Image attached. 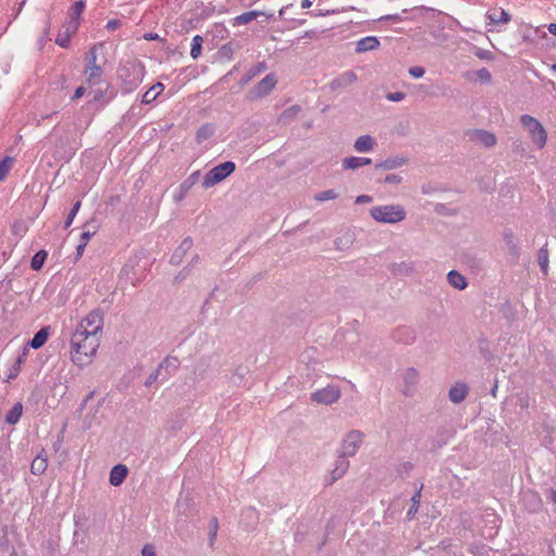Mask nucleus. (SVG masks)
Here are the masks:
<instances>
[{"label":"nucleus","mask_w":556,"mask_h":556,"mask_svg":"<svg viewBox=\"0 0 556 556\" xmlns=\"http://www.w3.org/2000/svg\"><path fill=\"white\" fill-rule=\"evenodd\" d=\"M100 344L94 330H89L85 324H79L71 338V358L79 367L91 362Z\"/></svg>","instance_id":"obj_1"},{"label":"nucleus","mask_w":556,"mask_h":556,"mask_svg":"<svg viewBox=\"0 0 556 556\" xmlns=\"http://www.w3.org/2000/svg\"><path fill=\"white\" fill-rule=\"evenodd\" d=\"M370 216L378 223L396 224L405 219L406 212L400 204L374 206L369 211Z\"/></svg>","instance_id":"obj_2"},{"label":"nucleus","mask_w":556,"mask_h":556,"mask_svg":"<svg viewBox=\"0 0 556 556\" xmlns=\"http://www.w3.org/2000/svg\"><path fill=\"white\" fill-rule=\"evenodd\" d=\"M520 124L528 131L532 142L542 149L547 141V132L543 125L533 116L525 114L520 116Z\"/></svg>","instance_id":"obj_3"},{"label":"nucleus","mask_w":556,"mask_h":556,"mask_svg":"<svg viewBox=\"0 0 556 556\" xmlns=\"http://www.w3.org/2000/svg\"><path fill=\"white\" fill-rule=\"evenodd\" d=\"M236 169V164L231 161L224 162L222 164H218L217 166L213 167L211 170H208L202 181V187L204 189H208L219 182H222L224 179H226L228 176H230Z\"/></svg>","instance_id":"obj_4"},{"label":"nucleus","mask_w":556,"mask_h":556,"mask_svg":"<svg viewBox=\"0 0 556 556\" xmlns=\"http://www.w3.org/2000/svg\"><path fill=\"white\" fill-rule=\"evenodd\" d=\"M341 390L338 386L329 384L326 388L319 389L311 394V400L315 403L323 405H331L339 401Z\"/></svg>","instance_id":"obj_5"},{"label":"nucleus","mask_w":556,"mask_h":556,"mask_svg":"<svg viewBox=\"0 0 556 556\" xmlns=\"http://www.w3.org/2000/svg\"><path fill=\"white\" fill-rule=\"evenodd\" d=\"M276 84V76L274 74H268L250 90L249 96L253 100L263 98L275 88Z\"/></svg>","instance_id":"obj_6"},{"label":"nucleus","mask_w":556,"mask_h":556,"mask_svg":"<svg viewBox=\"0 0 556 556\" xmlns=\"http://www.w3.org/2000/svg\"><path fill=\"white\" fill-rule=\"evenodd\" d=\"M364 434L358 430L348 433L342 443V452L344 456H354L363 443Z\"/></svg>","instance_id":"obj_7"},{"label":"nucleus","mask_w":556,"mask_h":556,"mask_svg":"<svg viewBox=\"0 0 556 556\" xmlns=\"http://www.w3.org/2000/svg\"><path fill=\"white\" fill-rule=\"evenodd\" d=\"M403 379V394L405 396H412L415 393L416 386L419 381V372L417 369L409 367L406 368L402 374Z\"/></svg>","instance_id":"obj_8"},{"label":"nucleus","mask_w":556,"mask_h":556,"mask_svg":"<svg viewBox=\"0 0 556 556\" xmlns=\"http://www.w3.org/2000/svg\"><path fill=\"white\" fill-rule=\"evenodd\" d=\"M356 79V74L353 71H348L332 79L329 84V88L331 91H339L354 84Z\"/></svg>","instance_id":"obj_9"},{"label":"nucleus","mask_w":556,"mask_h":556,"mask_svg":"<svg viewBox=\"0 0 556 556\" xmlns=\"http://www.w3.org/2000/svg\"><path fill=\"white\" fill-rule=\"evenodd\" d=\"M88 65L86 67L85 74L87 79L90 81L93 78H98L102 74L101 67L97 64V47L93 46L88 54H87Z\"/></svg>","instance_id":"obj_10"},{"label":"nucleus","mask_w":556,"mask_h":556,"mask_svg":"<svg viewBox=\"0 0 556 556\" xmlns=\"http://www.w3.org/2000/svg\"><path fill=\"white\" fill-rule=\"evenodd\" d=\"M200 176V170H195L184 182L180 184L179 192L174 195L175 202H180L186 197L191 187H193L199 181Z\"/></svg>","instance_id":"obj_11"},{"label":"nucleus","mask_w":556,"mask_h":556,"mask_svg":"<svg viewBox=\"0 0 556 556\" xmlns=\"http://www.w3.org/2000/svg\"><path fill=\"white\" fill-rule=\"evenodd\" d=\"M468 395V387L464 382H456L448 391V399L454 404L462 403Z\"/></svg>","instance_id":"obj_12"},{"label":"nucleus","mask_w":556,"mask_h":556,"mask_svg":"<svg viewBox=\"0 0 556 556\" xmlns=\"http://www.w3.org/2000/svg\"><path fill=\"white\" fill-rule=\"evenodd\" d=\"M192 244L193 241L190 237L185 238L170 256V264L179 265L186 253L192 248Z\"/></svg>","instance_id":"obj_13"},{"label":"nucleus","mask_w":556,"mask_h":556,"mask_svg":"<svg viewBox=\"0 0 556 556\" xmlns=\"http://www.w3.org/2000/svg\"><path fill=\"white\" fill-rule=\"evenodd\" d=\"M470 138L485 148H491L496 143L495 135L485 130H475Z\"/></svg>","instance_id":"obj_14"},{"label":"nucleus","mask_w":556,"mask_h":556,"mask_svg":"<svg viewBox=\"0 0 556 556\" xmlns=\"http://www.w3.org/2000/svg\"><path fill=\"white\" fill-rule=\"evenodd\" d=\"M407 163V159L404 156H393L388 157L387 160L376 163L375 169L379 170H392L399 167L404 166Z\"/></svg>","instance_id":"obj_15"},{"label":"nucleus","mask_w":556,"mask_h":556,"mask_svg":"<svg viewBox=\"0 0 556 556\" xmlns=\"http://www.w3.org/2000/svg\"><path fill=\"white\" fill-rule=\"evenodd\" d=\"M349 456H339L334 462V468L331 471V483L337 481L338 479L342 478L344 473L346 472L350 462L348 460Z\"/></svg>","instance_id":"obj_16"},{"label":"nucleus","mask_w":556,"mask_h":556,"mask_svg":"<svg viewBox=\"0 0 556 556\" xmlns=\"http://www.w3.org/2000/svg\"><path fill=\"white\" fill-rule=\"evenodd\" d=\"M128 475V469L125 465H115L110 471V483L114 486L121 485Z\"/></svg>","instance_id":"obj_17"},{"label":"nucleus","mask_w":556,"mask_h":556,"mask_svg":"<svg viewBox=\"0 0 556 556\" xmlns=\"http://www.w3.org/2000/svg\"><path fill=\"white\" fill-rule=\"evenodd\" d=\"M48 467V456L45 451H41L31 462L30 471L33 475H42Z\"/></svg>","instance_id":"obj_18"},{"label":"nucleus","mask_w":556,"mask_h":556,"mask_svg":"<svg viewBox=\"0 0 556 556\" xmlns=\"http://www.w3.org/2000/svg\"><path fill=\"white\" fill-rule=\"evenodd\" d=\"M353 147L359 153L370 152L375 147V139L369 135L361 136L355 140Z\"/></svg>","instance_id":"obj_19"},{"label":"nucleus","mask_w":556,"mask_h":556,"mask_svg":"<svg viewBox=\"0 0 556 556\" xmlns=\"http://www.w3.org/2000/svg\"><path fill=\"white\" fill-rule=\"evenodd\" d=\"M79 324H85L89 330H94V333L98 336V332L102 329V317L99 313L91 312Z\"/></svg>","instance_id":"obj_20"},{"label":"nucleus","mask_w":556,"mask_h":556,"mask_svg":"<svg viewBox=\"0 0 556 556\" xmlns=\"http://www.w3.org/2000/svg\"><path fill=\"white\" fill-rule=\"evenodd\" d=\"M130 67L135 74V77L131 80L125 83V90L127 92L132 91L139 86L143 75V67L140 64L131 63Z\"/></svg>","instance_id":"obj_21"},{"label":"nucleus","mask_w":556,"mask_h":556,"mask_svg":"<svg viewBox=\"0 0 556 556\" xmlns=\"http://www.w3.org/2000/svg\"><path fill=\"white\" fill-rule=\"evenodd\" d=\"M380 42L377 39V37L368 36L365 38H362L356 43V52L357 53H364L367 51L375 50L379 47Z\"/></svg>","instance_id":"obj_22"},{"label":"nucleus","mask_w":556,"mask_h":556,"mask_svg":"<svg viewBox=\"0 0 556 556\" xmlns=\"http://www.w3.org/2000/svg\"><path fill=\"white\" fill-rule=\"evenodd\" d=\"M390 270L397 276H410L415 271L414 263L412 262H400L393 263L390 266Z\"/></svg>","instance_id":"obj_23"},{"label":"nucleus","mask_w":556,"mask_h":556,"mask_svg":"<svg viewBox=\"0 0 556 556\" xmlns=\"http://www.w3.org/2000/svg\"><path fill=\"white\" fill-rule=\"evenodd\" d=\"M447 281L453 288L457 290H464L467 288L468 285L465 276L458 273L457 270H451L447 274Z\"/></svg>","instance_id":"obj_24"},{"label":"nucleus","mask_w":556,"mask_h":556,"mask_svg":"<svg viewBox=\"0 0 556 556\" xmlns=\"http://www.w3.org/2000/svg\"><path fill=\"white\" fill-rule=\"evenodd\" d=\"M486 17L490 20V23L494 25L507 24L511 20L510 14L503 9L498 11L488 12Z\"/></svg>","instance_id":"obj_25"},{"label":"nucleus","mask_w":556,"mask_h":556,"mask_svg":"<svg viewBox=\"0 0 556 556\" xmlns=\"http://www.w3.org/2000/svg\"><path fill=\"white\" fill-rule=\"evenodd\" d=\"M396 340L404 344H412L416 340V333L407 327H402L396 330Z\"/></svg>","instance_id":"obj_26"},{"label":"nucleus","mask_w":556,"mask_h":556,"mask_svg":"<svg viewBox=\"0 0 556 556\" xmlns=\"http://www.w3.org/2000/svg\"><path fill=\"white\" fill-rule=\"evenodd\" d=\"M300 111H301V108L299 105H292V106L288 108L280 114V116L278 118V123H280L282 125L290 124L298 116Z\"/></svg>","instance_id":"obj_27"},{"label":"nucleus","mask_w":556,"mask_h":556,"mask_svg":"<svg viewBox=\"0 0 556 556\" xmlns=\"http://www.w3.org/2000/svg\"><path fill=\"white\" fill-rule=\"evenodd\" d=\"M264 15L261 11H249L245 13H242L241 15H238L233 18V25H245L250 22L256 20L258 16Z\"/></svg>","instance_id":"obj_28"},{"label":"nucleus","mask_w":556,"mask_h":556,"mask_svg":"<svg viewBox=\"0 0 556 556\" xmlns=\"http://www.w3.org/2000/svg\"><path fill=\"white\" fill-rule=\"evenodd\" d=\"M164 90V85L162 83H156L153 85L142 97V103L149 104L154 101L157 96Z\"/></svg>","instance_id":"obj_29"},{"label":"nucleus","mask_w":556,"mask_h":556,"mask_svg":"<svg viewBox=\"0 0 556 556\" xmlns=\"http://www.w3.org/2000/svg\"><path fill=\"white\" fill-rule=\"evenodd\" d=\"M177 363V359L176 358H169V357H166L159 366L157 369H155L153 372H151L146 381V386L149 387L151 386L152 383H154L159 376H160V370L163 366H175Z\"/></svg>","instance_id":"obj_30"},{"label":"nucleus","mask_w":556,"mask_h":556,"mask_svg":"<svg viewBox=\"0 0 556 556\" xmlns=\"http://www.w3.org/2000/svg\"><path fill=\"white\" fill-rule=\"evenodd\" d=\"M85 2L83 0L76 1L67 12V21H77L79 20L81 13L85 10Z\"/></svg>","instance_id":"obj_31"},{"label":"nucleus","mask_w":556,"mask_h":556,"mask_svg":"<svg viewBox=\"0 0 556 556\" xmlns=\"http://www.w3.org/2000/svg\"><path fill=\"white\" fill-rule=\"evenodd\" d=\"M23 413V406L21 403H16L13 405V407L9 410V413L5 416V421L10 425H15Z\"/></svg>","instance_id":"obj_32"},{"label":"nucleus","mask_w":556,"mask_h":556,"mask_svg":"<svg viewBox=\"0 0 556 556\" xmlns=\"http://www.w3.org/2000/svg\"><path fill=\"white\" fill-rule=\"evenodd\" d=\"M538 262H539V265L541 267V270L543 271L544 275L547 274L548 271V250H547V247L546 244L544 247H542L539 252H538Z\"/></svg>","instance_id":"obj_33"},{"label":"nucleus","mask_w":556,"mask_h":556,"mask_svg":"<svg viewBox=\"0 0 556 556\" xmlns=\"http://www.w3.org/2000/svg\"><path fill=\"white\" fill-rule=\"evenodd\" d=\"M48 339V330L46 328L40 329L31 339L30 346L33 349L41 348Z\"/></svg>","instance_id":"obj_34"},{"label":"nucleus","mask_w":556,"mask_h":556,"mask_svg":"<svg viewBox=\"0 0 556 556\" xmlns=\"http://www.w3.org/2000/svg\"><path fill=\"white\" fill-rule=\"evenodd\" d=\"M267 68L266 64L264 62H261L258 63L257 65L251 67L245 76L242 78V83L243 84H247L249 83L252 78H254L255 76H257L258 74H261L262 72H264L265 70Z\"/></svg>","instance_id":"obj_35"},{"label":"nucleus","mask_w":556,"mask_h":556,"mask_svg":"<svg viewBox=\"0 0 556 556\" xmlns=\"http://www.w3.org/2000/svg\"><path fill=\"white\" fill-rule=\"evenodd\" d=\"M203 38L200 35H195L192 38L190 55L192 59H198L202 51Z\"/></svg>","instance_id":"obj_36"},{"label":"nucleus","mask_w":556,"mask_h":556,"mask_svg":"<svg viewBox=\"0 0 556 556\" xmlns=\"http://www.w3.org/2000/svg\"><path fill=\"white\" fill-rule=\"evenodd\" d=\"M316 355H317V350L315 348L306 349L301 355V361L303 363H306L307 365L312 364L313 369H315V365L318 363V362H315Z\"/></svg>","instance_id":"obj_37"},{"label":"nucleus","mask_w":556,"mask_h":556,"mask_svg":"<svg viewBox=\"0 0 556 556\" xmlns=\"http://www.w3.org/2000/svg\"><path fill=\"white\" fill-rule=\"evenodd\" d=\"M46 258H47L46 251L41 250V251L37 252L31 258V263H30L31 269L39 270L42 267Z\"/></svg>","instance_id":"obj_38"},{"label":"nucleus","mask_w":556,"mask_h":556,"mask_svg":"<svg viewBox=\"0 0 556 556\" xmlns=\"http://www.w3.org/2000/svg\"><path fill=\"white\" fill-rule=\"evenodd\" d=\"M353 243V235L352 233H345L340 238H337L334 241V244L337 249L344 250L348 249Z\"/></svg>","instance_id":"obj_39"},{"label":"nucleus","mask_w":556,"mask_h":556,"mask_svg":"<svg viewBox=\"0 0 556 556\" xmlns=\"http://www.w3.org/2000/svg\"><path fill=\"white\" fill-rule=\"evenodd\" d=\"M208 528H210V531H208V544H210V546H213L214 543H215L216 536H217V531H218V521H217L216 517H213L210 520Z\"/></svg>","instance_id":"obj_40"},{"label":"nucleus","mask_w":556,"mask_h":556,"mask_svg":"<svg viewBox=\"0 0 556 556\" xmlns=\"http://www.w3.org/2000/svg\"><path fill=\"white\" fill-rule=\"evenodd\" d=\"M420 497H421V490H419L418 492H416L413 495V497H412V506H410V508L407 511L408 519L414 518L415 514L417 513L418 507H419V503H420Z\"/></svg>","instance_id":"obj_41"},{"label":"nucleus","mask_w":556,"mask_h":556,"mask_svg":"<svg viewBox=\"0 0 556 556\" xmlns=\"http://www.w3.org/2000/svg\"><path fill=\"white\" fill-rule=\"evenodd\" d=\"M338 197H339V194L334 190L329 189V190H325V191L316 193L314 195V199L318 202H324V201H328V200H334Z\"/></svg>","instance_id":"obj_42"},{"label":"nucleus","mask_w":556,"mask_h":556,"mask_svg":"<svg viewBox=\"0 0 556 556\" xmlns=\"http://www.w3.org/2000/svg\"><path fill=\"white\" fill-rule=\"evenodd\" d=\"M213 132H214V129L211 125L202 126L197 132L198 142H202V141L208 139L213 135Z\"/></svg>","instance_id":"obj_43"},{"label":"nucleus","mask_w":556,"mask_h":556,"mask_svg":"<svg viewBox=\"0 0 556 556\" xmlns=\"http://www.w3.org/2000/svg\"><path fill=\"white\" fill-rule=\"evenodd\" d=\"M79 23L77 21H66L63 25V31L64 36H66L68 39L76 33L78 29Z\"/></svg>","instance_id":"obj_44"},{"label":"nucleus","mask_w":556,"mask_h":556,"mask_svg":"<svg viewBox=\"0 0 556 556\" xmlns=\"http://www.w3.org/2000/svg\"><path fill=\"white\" fill-rule=\"evenodd\" d=\"M342 166L344 169H357L361 167L359 156H350L345 157L342 161Z\"/></svg>","instance_id":"obj_45"},{"label":"nucleus","mask_w":556,"mask_h":556,"mask_svg":"<svg viewBox=\"0 0 556 556\" xmlns=\"http://www.w3.org/2000/svg\"><path fill=\"white\" fill-rule=\"evenodd\" d=\"M377 181L380 184L399 185L402 182V177L397 174H389L383 179L378 178Z\"/></svg>","instance_id":"obj_46"},{"label":"nucleus","mask_w":556,"mask_h":556,"mask_svg":"<svg viewBox=\"0 0 556 556\" xmlns=\"http://www.w3.org/2000/svg\"><path fill=\"white\" fill-rule=\"evenodd\" d=\"M80 206H81V202L80 201H77L73 205V207H72V210H71V212H70V214H68V216H67V218H66V220L64 223V228H68L72 225V223H73L76 214L78 213Z\"/></svg>","instance_id":"obj_47"},{"label":"nucleus","mask_w":556,"mask_h":556,"mask_svg":"<svg viewBox=\"0 0 556 556\" xmlns=\"http://www.w3.org/2000/svg\"><path fill=\"white\" fill-rule=\"evenodd\" d=\"M12 159L5 157L0 162V180H2L11 168Z\"/></svg>","instance_id":"obj_48"},{"label":"nucleus","mask_w":556,"mask_h":556,"mask_svg":"<svg viewBox=\"0 0 556 556\" xmlns=\"http://www.w3.org/2000/svg\"><path fill=\"white\" fill-rule=\"evenodd\" d=\"M475 75L482 83H490L492 79V75L486 68L478 70L477 72H475Z\"/></svg>","instance_id":"obj_49"},{"label":"nucleus","mask_w":556,"mask_h":556,"mask_svg":"<svg viewBox=\"0 0 556 556\" xmlns=\"http://www.w3.org/2000/svg\"><path fill=\"white\" fill-rule=\"evenodd\" d=\"M219 53L222 56H225V58H228L230 59L232 53H233V49H232V46L231 43H226L220 49H219Z\"/></svg>","instance_id":"obj_50"},{"label":"nucleus","mask_w":556,"mask_h":556,"mask_svg":"<svg viewBox=\"0 0 556 556\" xmlns=\"http://www.w3.org/2000/svg\"><path fill=\"white\" fill-rule=\"evenodd\" d=\"M405 98L404 92L397 91V92H390L387 94V99L391 102H399L402 101Z\"/></svg>","instance_id":"obj_51"},{"label":"nucleus","mask_w":556,"mask_h":556,"mask_svg":"<svg viewBox=\"0 0 556 556\" xmlns=\"http://www.w3.org/2000/svg\"><path fill=\"white\" fill-rule=\"evenodd\" d=\"M55 42L62 48H67L70 45V39L66 36H64V33L61 31L58 35Z\"/></svg>","instance_id":"obj_52"},{"label":"nucleus","mask_w":556,"mask_h":556,"mask_svg":"<svg viewBox=\"0 0 556 556\" xmlns=\"http://www.w3.org/2000/svg\"><path fill=\"white\" fill-rule=\"evenodd\" d=\"M408 72L414 78H420L425 75V68L421 66L410 67Z\"/></svg>","instance_id":"obj_53"},{"label":"nucleus","mask_w":556,"mask_h":556,"mask_svg":"<svg viewBox=\"0 0 556 556\" xmlns=\"http://www.w3.org/2000/svg\"><path fill=\"white\" fill-rule=\"evenodd\" d=\"M338 13H340V10H338V9L326 10V11L318 10V11L312 12V14L314 16H327V15H333V14H338Z\"/></svg>","instance_id":"obj_54"},{"label":"nucleus","mask_w":556,"mask_h":556,"mask_svg":"<svg viewBox=\"0 0 556 556\" xmlns=\"http://www.w3.org/2000/svg\"><path fill=\"white\" fill-rule=\"evenodd\" d=\"M189 274H190L189 266L184 267L179 271V274L175 277V281H177V282L182 281L185 278H187V276H189Z\"/></svg>","instance_id":"obj_55"},{"label":"nucleus","mask_w":556,"mask_h":556,"mask_svg":"<svg viewBox=\"0 0 556 556\" xmlns=\"http://www.w3.org/2000/svg\"><path fill=\"white\" fill-rule=\"evenodd\" d=\"M96 233V230H90V229H87V230H84L81 236H80V240L83 243L87 244V242L89 241V239Z\"/></svg>","instance_id":"obj_56"},{"label":"nucleus","mask_w":556,"mask_h":556,"mask_svg":"<svg viewBox=\"0 0 556 556\" xmlns=\"http://www.w3.org/2000/svg\"><path fill=\"white\" fill-rule=\"evenodd\" d=\"M141 554L142 556H156L154 547L150 544L143 546Z\"/></svg>","instance_id":"obj_57"},{"label":"nucleus","mask_w":556,"mask_h":556,"mask_svg":"<svg viewBox=\"0 0 556 556\" xmlns=\"http://www.w3.org/2000/svg\"><path fill=\"white\" fill-rule=\"evenodd\" d=\"M412 468H413V465H412L410 463H408V462H407V463H403V464H401V465L399 466V468H397V471H399L400 473H406V475H407V473L412 470Z\"/></svg>","instance_id":"obj_58"},{"label":"nucleus","mask_w":556,"mask_h":556,"mask_svg":"<svg viewBox=\"0 0 556 556\" xmlns=\"http://www.w3.org/2000/svg\"><path fill=\"white\" fill-rule=\"evenodd\" d=\"M371 201H372V198H371L370 195H367V194L358 195V197L355 199V203H356V204L370 203Z\"/></svg>","instance_id":"obj_59"},{"label":"nucleus","mask_w":556,"mask_h":556,"mask_svg":"<svg viewBox=\"0 0 556 556\" xmlns=\"http://www.w3.org/2000/svg\"><path fill=\"white\" fill-rule=\"evenodd\" d=\"M379 21H393V22H401L402 17L399 14H388L384 16H381Z\"/></svg>","instance_id":"obj_60"},{"label":"nucleus","mask_w":556,"mask_h":556,"mask_svg":"<svg viewBox=\"0 0 556 556\" xmlns=\"http://www.w3.org/2000/svg\"><path fill=\"white\" fill-rule=\"evenodd\" d=\"M504 240H505V242H506V244H507L508 247H509V245H511L513 243H515V237H514L513 231H510V230H509V231H506V232L504 233Z\"/></svg>","instance_id":"obj_61"},{"label":"nucleus","mask_w":556,"mask_h":556,"mask_svg":"<svg viewBox=\"0 0 556 556\" xmlns=\"http://www.w3.org/2000/svg\"><path fill=\"white\" fill-rule=\"evenodd\" d=\"M121 25V22L117 21V20H111L108 22L106 24V28L110 29V30H115L119 27Z\"/></svg>","instance_id":"obj_62"},{"label":"nucleus","mask_w":556,"mask_h":556,"mask_svg":"<svg viewBox=\"0 0 556 556\" xmlns=\"http://www.w3.org/2000/svg\"><path fill=\"white\" fill-rule=\"evenodd\" d=\"M21 363H22V359L18 358L16 361V364H15L14 368H13V371L8 377L9 379H14L16 377V375H17V372L20 370Z\"/></svg>","instance_id":"obj_63"},{"label":"nucleus","mask_w":556,"mask_h":556,"mask_svg":"<svg viewBox=\"0 0 556 556\" xmlns=\"http://www.w3.org/2000/svg\"><path fill=\"white\" fill-rule=\"evenodd\" d=\"M85 91H86V89L83 86L78 87L75 90L74 96H73L72 99L73 100H77V99L81 98L85 94Z\"/></svg>","instance_id":"obj_64"}]
</instances>
